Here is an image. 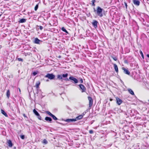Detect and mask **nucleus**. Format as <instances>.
Wrapping results in <instances>:
<instances>
[{
    "label": "nucleus",
    "mask_w": 149,
    "mask_h": 149,
    "mask_svg": "<svg viewBox=\"0 0 149 149\" xmlns=\"http://www.w3.org/2000/svg\"><path fill=\"white\" fill-rule=\"evenodd\" d=\"M103 10L100 6H97L96 10V13L97 15L100 17L103 16V14L102 13V11Z\"/></svg>",
    "instance_id": "obj_1"
},
{
    "label": "nucleus",
    "mask_w": 149,
    "mask_h": 149,
    "mask_svg": "<svg viewBox=\"0 0 149 149\" xmlns=\"http://www.w3.org/2000/svg\"><path fill=\"white\" fill-rule=\"evenodd\" d=\"M45 78H48L52 80L54 78L55 76L53 74L48 73L45 76Z\"/></svg>",
    "instance_id": "obj_2"
},
{
    "label": "nucleus",
    "mask_w": 149,
    "mask_h": 149,
    "mask_svg": "<svg viewBox=\"0 0 149 149\" xmlns=\"http://www.w3.org/2000/svg\"><path fill=\"white\" fill-rule=\"evenodd\" d=\"M68 74L67 73L63 74H58L57 76V78L59 80H61L63 79V78L66 77L68 76Z\"/></svg>",
    "instance_id": "obj_3"
},
{
    "label": "nucleus",
    "mask_w": 149,
    "mask_h": 149,
    "mask_svg": "<svg viewBox=\"0 0 149 149\" xmlns=\"http://www.w3.org/2000/svg\"><path fill=\"white\" fill-rule=\"evenodd\" d=\"M33 112L37 116L38 118V119L41 120V117L40 116V114L38 112V111L36 110L35 109L33 110Z\"/></svg>",
    "instance_id": "obj_4"
},
{
    "label": "nucleus",
    "mask_w": 149,
    "mask_h": 149,
    "mask_svg": "<svg viewBox=\"0 0 149 149\" xmlns=\"http://www.w3.org/2000/svg\"><path fill=\"white\" fill-rule=\"evenodd\" d=\"M79 86L80 89L81 90L82 93L85 92L86 88L84 85L82 84H80Z\"/></svg>",
    "instance_id": "obj_5"
},
{
    "label": "nucleus",
    "mask_w": 149,
    "mask_h": 149,
    "mask_svg": "<svg viewBox=\"0 0 149 149\" xmlns=\"http://www.w3.org/2000/svg\"><path fill=\"white\" fill-rule=\"evenodd\" d=\"M88 98L89 101V107H91L93 104V99L90 96L88 97Z\"/></svg>",
    "instance_id": "obj_6"
},
{
    "label": "nucleus",
    "mask_w": 149,
    "mask_h": 149,
    "mask_svg": "<svg viewBox=\"0 0 149 149\" xmlns=\"http://www.w3.org/2000/svg\"><path fill=\"white\" fill-rule=\"evenodd\" d=\"M69 79L73 81L74 82L75 84H77L78 82V80L73 77L71 76L70 77Z\"/></svg>",
    "instance_id": "obj_7"
},
{
    "label": "nucleus",
    "mask_w": 149,
    "mask_h": 149,
    "mask_svg": "<svg viewBox=\"0 0 149 149\" xmlns=\"http://www.w3.org/2000/svg\"><path fill=\"white\" fill-rule=\"evenodd\" d=\"M134 4L136 6H139L140 5V2L138 0H132Z\"/></svg>",
    "instance_id": "obj_8"
},
{
    "label": "nucleus",
    "mask_w": 149,
    "mask_h": 149,
    "mask_svg": "<svg viewBox=\"0 0 149 149\" xmlns=\"http://www.w3.org/2000/svg\"><path fill=\"white\" fill-rule=\"evenodd\" d=\"M98 24V22L96 20H94L93 22L92 23V24L93 26L95 28H96L97 27Z\"/></svg>",
    "instance_id": "obj_9"
},
{
    "label": "nucleus",
    "mask_w": 149,
    "mask_h": 149,
    "mask_svg": "<svg viewBox=\"0 0 149 149\" xmlns=\"http://www.w3.org/2000/svg\"><path fill=\"white\" fill-rule=\"evenodd\" d=\"M123 70V72L124 73L130 75V72L127 69L125 68L124 67H123L122 68Z\"/></svg>",
    "instance_id": "obj_10"
},
{
    "label": "nucleus",
    "mask_w": 149,
    "mask_h": 149,
    "mask_svg": "<svg viewBox=\"0 0 149 149\" xmlns=\"http://www.w3.org/2000/svg\"><path fill=\"white\" fill-rule=\"evenodd\" d=\"M116 102L118 105H120L122 102V100L118 97L116 98Z\"/></svg>",
    "instance_id": "obj_11"
},
{
    "label": "nucleus",
    "mask_w": 149,
    "mask_h": 149,
    "mask_svg": "<svg viewBox=\"0 0 149 149\" xmlns=\"http://www.w3.org/2000/svg\"><path fill=\"white\" fill-rule=\"evenodd\" d=\"M65 121L66 122H75L76 121V119H75L74 118L68 119L65 120Z\"/></svg>",
    "instance_id": "obj_12"
},
{
    "label": "nucleus",
    "mask_w": 149,
    "mask_h": 149,
    "mask_svg": "<svg viewBox=\"0 0 149 149\" xmlns=\"http://www.w3.org/2000/svg\"><path fill=\"white\" fill-rule=\"evenodd\" d=\"M42 42V41L39 40L37 38H36L34 40V43L37 44H40V42Z\"/></svg>",
    "instance_id": "obj_13"
},
{
    "label": "nucleus",
    "mask_w": 149,
    "mask_h": 149,
    "mask_svg": "<svg viewBox=\"0 0 149 149\" xmlns=\"http://www.w3.org/2000/svg\"><path fill=\"white\" fill-rule=\"evenodd\" d=\"M7 142L9 147H12L13 146V144L12 142V141L10 140H8Z\"/></svg>",
    "instance_id": "obj_14"
},
{
    "label": "nucleus",
    "mask_w": 149,
    "mask_h": 149,
    "mask_svg": "<svg viewBox=\"0 0 149 149\" xmlns=\"http://www.w3.org/2000/svg\"><path fill=\"white\" fill-rule=\"evenodd\" d=\"M45 120L48 122H51L52 120V118L48 116H47L45 118Z\"/></svg>",
    "instance_id": "obj_15"
},
{
    "label": "nucleus",
    "mask_w": 149,
    "mask_h": 149,
    "mask_svg": "<svg viewBox=\"0 0 149 149\" xmlns=\"http://www.w3.org/2000/svg\"><path fill=\"white\" fill-rule=\"evenodd\" d=\"M127 90H128V92L131 94L132 95H134V93L132 89H131L130 88H128L127 89Z\"/></svg>",
    "instance_id": "obj_16"
},
{
    "label": "nucleus",
    "mask_w": 149,
    "mask_h": 149,
    "mask_svg": "<svg viewBox=\"0 0 149 149\" xmlns=\"http://www.w3.org/2000/svg\"><path fill=\"white\" fill-rule=\"evenodd\" d=\"M83 117V116L82 115H80L78 116L76 118H74L76 119V121L77 120H79L82 119Z\"/></svg>",
    "instance_id": "obj_17"
},
{
    "label": "nucleus",
    "mask_w": 149,
    "mask_h": 149,
    "mask_svg": "<svg viewBox=\"0 0 149 149\" xmlns=\"http://www.w3.org/2000/svg\"><path fill=\"white\" fill-rule=\"evenodd\" d=\"M1 113L4 115L6 117H8V115L6 113L3 109H1Z\"/></svg>",
    "instance_id": "obj_18"
},
{
    "label": "nucleus",
    "mask_w": 149,
    "mask_h": 149,
    "mask_svg": "<svg viewBox=\"0 0 149 149\" xmlns=\"http://www.w3.org/2000/svg\"><path fill=\"white\" fill-rule=\"evenodd\" d=\"M113 65H114V69H115V71L116 72H118V67L117 65L115 64H114Z\"/></svg>",
    "instance_id": "obj_19"
},
{
    "label": "nucleus",
    "mask_w": 149,
    "mask_h": 149,
    "mask_svg": "<svg viewBox=\"0 0 149 149\" xmlns=\"http://www.w3.org/2000/svg\"><path fill=\"white\" fill-rule=\"evenodd\" d=\"M26 19L24 18L21 19L19 21V22L20 23H23L25 22Z\"/></svg>",
    "instance_id": "obj_20"
},
{
    "label": "nucleus",
    "mask_w": 149,
    "mask_h": 149,
    "mask_svg": "<svg viewBox=\"0 0 149 149\" xmlns=\"http://www.w3.org/2000/svg\"><path fill=\"white\" fill-rule=\"evenodd\" d=\"M61 30H62L63 31H64V32H65V33H66L67 34H68V31L66 30V29H65L64 27H62L61 28Z\"/></svg>",
    "instance_id": "obj_21"
},
{
    "label": "nucleus",
    "mask_w": 149,
    "mask_h": 149,
    "mask_svg": "<svg viewBox=\"0 0 149 149\" xmlns=\"http://www.w3.org/2000/svg\"><path fill=\"white\" fill-rule=\"evenodd\" d=\"M10 95V92L9 90H7L6 93V96L8 98Z\"/></svg>",
    "instance_id": "obj_22"
},
{
    "label": "nucleus",
    "mask_w": 149,
    "mask_h": 149,
    "mask_svg": "<svg viewBox=\"0 0 149 149\" xmlns=\"http://www.w3.org/2000/svg\"><path fill=\"white\" fill-rule=\"evenodd\" d=\"M54 120H58V119L54 115H52L51 116Z\"/></svg>",
    "instance_id": "obj_23"
},
{
    "label": "nucleus",
    "mask_w": 149,
    "mask_h": 149,
    "mask_svg": "<svg viewBox=\"0 0 149 149\" xmlns=\"http://www.w3.org/2000/svg\"><path fill=\"white\" fill-rule=\"evenodd\" d=\"M40 84V82L39 81L37 82H36V86L37 88H38L39 87Z\"/></svg>",
    "instance_id": "obj_24"
},
{
    "label": "nucleus",
    "mask_w": 149,
    "mask_h": 149,
    "mask_svg": "<svg viewBox=\"0 0 149 149\" xmlns=\"http://www.w3.org/2000/svg\"><path fill=\"white\" fill-rule=\"evenodd\" d=\"M139 52H140V54H141L142 57L143 59L144 58V56H143V54L142 51L140 50L139 51Z\"/></svg>",
    "instance_id": "obj_25"
},
{
    "label": "nucleus",
    "mask_w": 149,
    "mask_h": 149,
    "mask_svg": "<svg viewBox=\"0 0 149 149\" xmlns=\"http://www.w3.org/2000/svg\"><path fill=\"white\" fill-rule=\"evenodd\" d=\"M42 143L45 144H46L48 142L46 139H45L43 140Z\"/></svg>",
    "instance_id": "obj_26"
},
{
    "label": "nucleus",
    "mask_w": 149,
    "mask_h": 149,
    "mask_svg": "<svg viewBox=\"0 0 149 149\" xmlns=\"http://www.w3.org/2000/svg\"><path fill=\"white\" fill-rule=\"evenodd\" d=\"M96 2V1L95 0H92L91 1L92 3V6H95V3Z\"/></svg>",
    "instance_id": "obj_27"
},
{
    "label": "nucleus",
    "mask_w": 149,
    "mask_h": 149,
    "mask_svg": "<svg viewBox=\"0 0 149 149\" xmlns=\"http://www.w3.org/2000/svg\"><path fill=\"white\" fill-rule=\"evenodd\" d=\"M46 113L47 114H48L49 116H51L53 114H52L51 113H50L49 111H47L46 112Z\"/></svg>",
    "instance_id": "obj_28"
},
{
    "label": "nucleus",
    "mask_w": 149,
    "mask_h": 149,
    "mask_svg": "<svg viewBox=\"0 0 149 149\" xmlns=\"http://www.w3.org/2000/svg\"><path fill=\"white\" fill-rule=\"evenodd\" d=\"M38 71H35L33 72L32 74L33 76H35L38 74Z\"/></svg>",
    "instance_id": "obj_29"
},
{
    "label": "nucleus",
    "mask_w": 149,
    "mask_h": 149,
    "mask_svg": "<svg viewBox=\"0 0 149 149\" xmlns=\"http://www.w3.org/2000/svg\"><path fill=\"white\" fill-rule=\"evenodd\" d=\"M38 7V4H37L35 7L34 9L35 11L37 10Z\"/></svg>",
    "instance_id": "obj_30"
},
{
    "label": "nucleus",
    "mask_w": 149,
    "mask_h": 149,
    "mask_svg": "<svg viewBox=\"0 0 149 149\" xmlns=\"http://www.w3.org/2000/svg\"><path fill=\"white\" fill-rule=\"evenodd\" d=\"M112 58L115 61H116L117 60V58L115 56H111Z\"/></svg>",
    "instance_id": "obj_31"
},
{
    "label": "nucleus",
    "mask_w": 149,
    "mask_h": 149,
    "mask_svg": "<svg viewBox=\"0 0 149 149\" xmlns=\"http://www.w3.org/2000/svg\"><path fill=\"white\" fill-rule=\"evenodd\" d=\"M17 60L19 61H23V59L22 58H17Z\"/></svg>",
    "instance_id": "obj_32"
},
{
    "label": "nucleus",
    "mask_w": 149,
    "mask_h": 149,
    "mask_svg": "<svg viewBox=\"0 0 149 149\" xmlns=\"http://www.w3.org/2000/svg\"><path fill=\"white\" fill-rule=\"evenodd\" d=\"M64 78L63 79L64 80L66 81H69V80L68 79V78H67V77H63Z\"/></svg>",
    "instance_id": "obj_33"
},
{
    "label": "nucleus",
    "mask_w": 149,
    "mask_h": 149,
    "mask_svg": "<svg viewBox=\"0 0 149 149\" xmlns=\"http://www.w3.org/2000/svg\"><path fill=\"white\" fill-rule=\"evenodd\" d=\"M20 137L22 139H24V135H21Z\"/></svg>",
    "instance_id": "obj_34"
},
{
    "label": "nucleus",
    "mask_w": 149,
    "mask_h": 149,
    "mask_svg": "<svg viewBox=\"0 0 149 149\" xmlns=\"http://www.w3.org/2000/svg\"><path fill=\"white\" fill-rule=\"evenodd\" d=\"M93 130H90L89 131V133L90 134H92L93 133Z\"/></svg>",
    "instance_id": "obj_35"
},
{
    "label": "nucleus",
    "mask_w": 149,
    "mask_h": 149,
    "mask_svg": "<svg viewBox=\"0 0 149 149\" xmlns=\"http://www.w3.org/2000/svg\"><path fill=\"white\" fill-rule=\"evenodd\" d=\"M79 82H80L81 83H83V80L81 78L80 80H79Z\"/></svg>",
    "instance_id": "obj_36"
},
{
    "label": "nucleus",
    "mask_w": 149,
    "mask_h": 149,
    "mask_svg": "<svg viewBox=\"0 0 149 149\" xmlns=\"http://www.w3.org/2000/svg\"><path fill=\"white\" fill-rule=\"evenodd\" d=\"M124 4H125V6L126 7V9H127V3L126 2H124Z\"/></svg>",
    "instance_id": "obj_37"
},
{
    "label": "nucleus",
    "mask_w": 149,
    "mask_h": 149,
    "mask_svg": "<svg viewBox=\"0 0 149 149\" xmlns=\"http://www.w3.org/2000/svg\"><path fill=\"white\" fill-rule=\"evenodd\" d=\"M39 27V29L41 30H42L43 29V27L41 26H38Z\"/></svg>",
    "instance_id": "obj_38"
},
{
    "label": "nucleus",
    "mask_w": 149,
    "mask_h": 149,
    "mask_svg": "<svg viewBox=\"0 0 149 149\" xmlns=\"http://www.w3.org/2000/svg\"><path fill=\"white\" fill-rule=\"evenodd\" d=\"M147 56L149 58V54H147Z\"/></svg>",
    "instance_id": "obj_39"
},
{
    "label": "nucleus",
    "mask_w": 149,
    "mask_h": 149,
    "mask_svg": "<svg viewBox=\"0 0 149 149\" xmlns=\"http://www.w3.org/2000/svg\"><path fill=\"white\" fill-rule=\"evenodd\" d=\"M49 81L48 79H47L46 80V81L47 82L48 81Z\"/></svg>",
    "instance_id": "obj_40"
},
{
    "label": "nucleus",
    "mask_w": 149,
    "mask_h": 149,
    "mask_svg": "<svg viewBox=\"0 0 149 149\" xmlns=\"http://www.w3.org/2000/svg\"><path fill=\"white\" fill-rule=\"evenodd\" d=\"M94 11H95L96 10H95V8H94Z\"/></svg>",
    "instance_id": "obj_41"
},
{
    "label": "nucleus",
    "mask_w": 149,
    "mask_h": 149,
    "mask_svg": "<svg viewBox=\"0 0 149 149\" xmlns=\"http://www.w3.org/2000/svg\"><path fill=\"white\" fill-rule=\"evenodd\" d=\"M59 58H60L61 57V56H59L58 57Z\"/></svg>",
    "instance_id": "obj_42"
},
{
    "label": "nucleus",
    "mask_w": 149,
    "mask_h": 149,
    "mask_svg": "<svg viewBox=\"0 0 149 149\" xmlns=\"http://www.w3.org/2000/svg\"><path fill=\"white\" fill-rule=\"evenodd\" d=\"M19 91H20V89L19 88Z\"/></svg>",
    "instance_id": "obj_43"
},
{
    "label": "nucleus",
    "mask_w": 149,
    "mask_h": 149,
    "mask_svg": "<svg viewBox=\"0 0 149 149\" xmlns=\"http://www.w3.org/2000/svg\"><path fill=\"white\" fill-rule=\"evenodd\" d=\"M24 116H25V114H24Z\"/></svg>",
    "instance_id": "obj_44"
},
{
    "label": "nucleus",
    "mask_w": 149,
    "mask_h": 149,
    "mask_svg": "<svg viewBox=\"0 0 149 149\" xmlns=\"http://www.w3.org/2000/svg\"><path fill=\"white\" fill-rule=\"evenodd\" d=\"M24 116H25V114H24Z\"/></svg>",
    "instance_id": "obj_45"
},
{
    "label": "nucleus",
    "mask_w": 149,
    "mask_h": 149,
    "mask_svg": "<svg viewBox=\"0 0 149 149\" xmlns=\"http://www.w3.org/2000/svg\"><path fill=\"white\" fill-rule=\"evenodd\" d=\"M148 101L149 102V100H148Z\"/></svg>",
    "instance_id": "obj_46"
}]
</instances>
